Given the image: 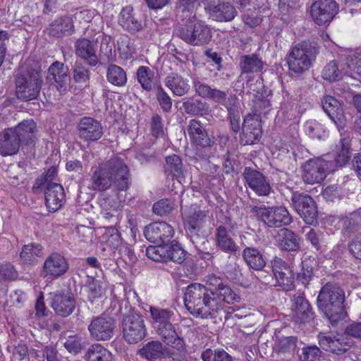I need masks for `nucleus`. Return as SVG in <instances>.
Instances as JSON below:
<instances>
[{
	"label": "nucleus",
	"mask_w": 361,
	"mask_h": 361,
	"mask_svg": "<svg viewBox=\"0 0 361 361\" xmlns=\"http://www.w3.org/2000/svg\"><path fill=\"white\" fill-rule=\"evenodd\" d=\"M90 181V188L98 192L106 191L113 185L118 191H127L132 183L128 166L118 156L100 164L92 172Z\"/></svg>",
	"instance_id": "nucleus-1"
},
{
	"label": "nucleus",
	"mask_w": 361,
	"mask_h": 361,
	"mask_svg": "<svg viewBox=\"0 0 361 361\" xmlns=\"http://www.w3.org/2000/svg\"><path fill=\"white\" fill-rule=\"evenodd\" d=\"M184 304L194 317L202 319L216 318L219 314V306L212 290L199 283H192L184 291Z\"/></svg>",
	"instance_id": "nucleus-2"
},
{
	"label": "nucleus",
	"mask_w": 361,
	"mask_h": 361,
	"mask_svg": "<svg viewBox=\"0 0 361 361\" xmlns=\"http://www.w3.org/2000/svg\"><path fill=\"white\" fill-rule=\"evenodd\" d=\"M37 126L32 119L23 120L14 128H8L0 133V154H16L22 145L34 143Z\"/></svg>",
	"instance_id": "nucleus-3"
},
{
	"label": "nucleus",
	"mask_w": 361,
	"mask_h": 361,
	"mask_svg": "<svg viewBox=\"0 0 361 361\" xmlns=\"http://www.w3.org/2000/svg\"><path fill=\"white\" fill-rule=\"evenodd\" d=\"M345 293L337 284L327 283L319 291L317 305L332 324L343 319L346 315L344 307Z\"/></svg>",
	"instance_id": "nucleus-4"
},
{
	"label": "nucleus",
	"mask_w": 361,
	"mask_h": 361,
	"mask_svg": "<svg viewBox=\"0 0 361 361\" xmlns=\"http://www.w3.org/2000/svg\"><path fill=\"white\" fill-rule=\"evenodd\" d=\"M174 35L194 47L207 45L212 38V30L208 25L197 19L195 16L178 26L174 30Z\"/></svg>",
	"instance_id": "nucleus-5"
},
{
	"label": "nucleus",
	"mask_w": 361,
	"mask_h": 361,
	"mask_svg": "<svg viewBox=\"0 0 361 361\" xmlns=\"http://www.w3.org/2000/svg\"><path fill=\"white\" fill-rule=\"evenodd\" d=\"M16 83L18 98L30 101L39 96L42 89V77L40 71L27 68L18 74Z\"/></svg>",
	"instance_id": "nucleus-6"
},
{
	"label": "nucleus",
	"mask_w": 361,
	"mask_h": 361,
	"mask_svg": "<svg viewBox=\"0 0 361 361\" xmlns=\"http://www.w3.org/2000/svg\"><path fill=\"white\" fill-rule=\"evenodd\" d=\"M317 54V48L310 42L305 41L298 44L292 49L287 58L289 69L297 73L307 71Z\"/></svg>",
	"instance_id": "nucleus-7"
},
{
	"label": "nucleus",
	"mask_w": 361,
	"mask_h": 361,
	"mask_svg": "<svg viewBox=\"0 0 361 361\" xmlns=\"http://www.w3.org/2000/svg\"><path fill=\"white\" fill-rule=\"evenodd\" d=\"M251 212L258 220L269 227L280 228L289 225L292 222V216L284 207L253 206Z\"/></svg>",
	"instance_id": "nucleus-8"
},
{
	"label": "nucleus",
	"mask_w": 361,
	"mask_h": 361,
	"mask_svg": "<svg viewBox=\"0 0 361 361\" xmlns=\"http://www.w3.org/2000/svg\"><path fill=\"white\" fill-rule=\"evenodd\" d=\"M123 337L128 343H137L147 334V329L142 316L133 310L126 314L122 322Z\"/></svg>",
	"instance_id": "nucleus-9"
},
{
	"label": "nucleus",
	"mask_w": 361,
	"mask_h": 361,
	"mask_svg": "<svg viewBox=\"0 0 361 361\" xmlns=\"http://www.w3.org/2000/svg\"><path fill=\"white\" fill-rule=\"evenodd\" d=\"M291 205L304 221L310 225L317 223V207L313 198L298 191L291 193Z\"/></svg>",
	"instance_id": "nucleus-10"
},
{
	"label": "nucleus",
	"mask_w": 361,
	"mask_h": 361,
	"mask_svg": "<svg viewBox=\"0 0 361 361\" xmlns=\"http://www.w3.org/2000/svg\"><path fill=\"white\" fill-rule=\"evenodd\" d=\"M184 228L190 234L191 240L201 237L199 231L204 227L208 219V213L196 205L186 207L182 213Z\"/></svg>",
	"instance_id": "nucleus-11"
},
{
	"label": "nucleus",
	"mask_w": 361,
	"mask_h": 361,
	"mask_svg": "<svg viewBox=\"0 0 361 361\" xmlns=\"http://www.w3.org/2000/svg\"><path fill=\"white\" fill-rule=\"evenodd\" d=\"M235 224H233L230 217L226 218L224 224H221L215 230V241L216 247L224 252L235 255L240 249L234 240V229Z\"/></svg>",
	"instance_id": "nucleus-12"
},
{
	"label": "nucleus",
	"mask_w": 361,
	"mask_h": 361,
	"mask_svg": "<svg viewBox=\"0 0 361 361\" xmlns=\"http://www.w3.org/2000/svg\"><path fill=\"white\" fill-rule=\"evenodd\" d=\"M204 9L209 18L219 23L232 21L238 14L235 7L224 0H204Z\"/></svg>",
	"instance_id": "nucleus-13"
},
{
	"label": "nucleus",
	"mask_w": 361,
	"mask_h": 361,
	"mask_svg": "<svg viewBox=\"0 0 361 361\" xmlns=\"http://www.w3.org/2000/svg\"><path fill=\"white\" fill-rule=\"evenodd\" d=\"M243 178L245 185L258 196H268L272 191L270 180L263 173L250 166L244 168Z\"/></svg>",
	"instance_id": "nucleus-14"
},
{
	"label": "nucleus",
	"mask_w": 361,
	"mask_h": 361,
	"mask_svg": "<svg viewBox=\"0 0 361 361\" xmlns=\"http://www.w3.org/2000/svg\"><path fill=\"white\" fill-rule=\"evenodd\" d=\"M115 319L111 317L99 316L94 318L88 326L91 337L95 341H108L114 335Z\"/></svg>",
	"instance_id": "nucleus-15"
},
{
	"label": "nucleus",
	"mask_w": 361,
	"mask_h": 361,
	"mask_svg": "<svg viewBox=\"0 0 361 361\" xmlns=\"http://www.w3.org/2000/svg\"><path fill=\"white\" fill-rule=\"evenodd\" d=\"M338 11L335 0H319L311 6V16L315 23L322 25L330 23Z\"/></svg>",
	"instance_id": "nucleus-16"
},
{
	"label": "nucleus",
	"mask_w": 361,
	"mask_h": 361,
	"mask_svg": "<svg viewBox=\"0 0 361 361\" xmlns=\"http://www.w3.org/2000/svg\"><path fill=\"white\" fill-rule=\"evenodd\" d=\"M290 308V319L297 324L310 323L314 319L312 308L304 295H294Z\"/></svg>",
	"instance_id": "nucleus-17"
},
{
	"label": "nucleus",
	"mask_w": 361,
	"mask_h": 361,
	"mask_svg": "<svg viewBox=\"0 0 361 361\" xmlns=\"http://www.w3.org/2000/svg\"><path fill=\"white\" fill-rule=\"evenodd\" d=\"M173 234V227L165 221L152 222L146 226L144 229V235L146 239L157 244L166 243Z\"/></svg>",
	"instance_id": "nucleus-18"
},
{
	"label": "nucleus",
	"mask_w": 361,
	"mask_h": 361,
	"mask_svg": "<svg viewBox=\"0 0 361 361\" xmlns=\"http://www.w3.org/2000/svg\"><path fill=\"white\" fill-rule=\"evenodd\" d=\"M326 162L320 159H311L302 166V178L307 184L319 183L326 176Z\"/></svg>",
	"instance_id": "nucleus-19"
},
{
	"label": "nucleus",
	"mask_w": 361,
	"mask_h": 361,
	"mask_svg": "<svg viewBox=\"0 0 361 361\" xmlns=\"http://www.w3.org/2000/svg\"><path fill=\"white\" fill-rule=\"evenodd\" d=\"M187 133L191 143L196 146L207 149L214 144V141L209 137L204 126L197 118H192L188 121Z\"/></svg>",
	"instance_id": "nucleus-20"
},
{
	"label": "nucleus",
	"mask_w": 361,
	"mask_h": 361,
	"mask_svg": "<svg viewBox=\"0 0 361 361\" xmlns=\"http://www.w3.org/2000/svg\"><path fill=\"white\" fill-rule=\"evenodd\" d=\"M274 277L278 285L288 291L294 287V274L292 269L281 258L275 257L271 261Z\"/></svg>",
	"instance_id": "nucleus-21"
},
{
	"label": "nucleus",
	"mask_w": 361,
	"mask_h": 361,
	"mask_svg": "<svg viewBox=\"0 0 361 361\" xmlns=\"http://www.w3.org/2000/svg\"><path fill=\"white\" fill-rule=\"evenodd\" d=\"M77 129L79 138L86 142L97 141L104 134L101 123L92 117L81 118Z\"/></svg>",
	"instance_id": "nucleus-22"
},
{
	"label": "nucleus",
	"mask_w": 361,
	"mask_h": 361,
	"mask_svg": "<svg viewBox=\"0 0 361 361\" xmlns=\"http://www.w3.org/2000/svg\"><path fill=\"white\" fill-rule=\"evenodd\" d=\"M69 269L67 259L59 252H52L44 262V277L56 279L65 274Z\"/></svg>",
	"instance_id": "nucleus-23"
},
{
	"label": "nucleus",
	"mask_w": 361,
	"mask_h": 361,
	"mask_svg": "<svg viewBox=\"0 0 361 361\" xmlns=\"http://www.w3.org/2000/svg\"><path fill=\"white\" fill-rule=\"evenodd\" d=\"M324 111L334 122L338 129H343L345 126L346 118L342 108V104L334 97L326 95L322 99Z\"/></svg>",
	"instance_id": "nucleus-24"
},
{
	"label": "nucleus",
	"mask_w": 361,
	"mask_h": 361,
	"mask_svg": "<svg viewBox=\"0 0 361 361\" xmlns=\"http://www.w3.org/2000/svg\"><path fill=\"white\" fill-rule=\"evenodd\" d=\"M262 135L260 121L252 114H248L244 118L243 133L240 142L243 145H253L258 142Z\"/></svg>",
	"instance_id": "nucleus-25"
},
{
	"label": "nucleus",
	"mask_w": 361,
	"mask_h": 361,
	"mask_svg": "<svg viewBox=\"0 0 361 361\" xmlns=\"http://www.w3.org/2000/svg\"><path fill=\"white\" fill-rule=\"evenodd\" d=\"M76 56L90 66H95L99 62L97 55V44L85 37L78 39L74 44Z\"/></svg>",
	"instance_id": "nucleus-26"
},
{
	"label": "nucleus",
	"mask_w": 361,
	"mask_h": 361,
	"mask_svg": "<svg viewBox=\"0 0 361 361\" xmlns=\"http://www.w3.org/2000/svg\"><path fill=\"white\" fill-rule=\"evenodd\" d=\"M65 192L63 186L59 183H49L44 192L45 204L48 210L54 212L65 203Z\"/></svg>",
	"instance_id": "nucleus-27"
},
{
	"label": "nucleus",
	"mask_w": 361,
	"mask_h": 361,
	"mask_svg": "<svg viewBox=\"0 0 361 361\" xmlns=\"http://www.w3.org/2000/svg\"><path fill=\"white\" fill-rule=\"evenodd\" d=\"M75 305V299L72 293H57L52 298L51 307L58 315L63 317L73 313Z\"/></svg>",
	"instance_id": "nucleus-28"
},
{
	"label": "nucleus",
	"mask_w": 361,
	"mask_h": 361,
	"mask_svg": "<svg viewBox=\"0 0 361 361\" xmlns=\"http://www.w3.org/2000/svg\"><path fill=\"white\" fill-rule=\"evenodd\" d=\"M319 343L325 351L336 355H342L347 352L350 345L342 336H319Z\"/></svg>",
	"instance_id": "nucleus-29"
},
{
	"label": "nucleus",
	"mask_w": 361,
	"mask_h": 361,
	"mask_svg": "<svg viewBox=\"0 0 361 361\" xmlns=\"http://www.w3.org/2000/svg\"><path fill=\"white\" fill-rule=\"evenodd\" d=\"M156 330L162 341L166 345L178 350L184 349V340L178 335L171 322L160 326H156Z\"/></svg>",
	"instance_id": "nucleus-30"
},
{
	"label": "nucleus",
	"mask_w": 361,
	"mask_h": 361,
	"mask_svg": "<svg viewBox=\"0 0 361 361\" xmlns=\"http://www.w3.org/2000/svg\"><path fill=\"white\" fill-rule=\"evenodd\" d=\"M73 30V20L66 16L56 18L47 29V34L55 38H62L64 36L71 35Z\"/></svg>",
	"instance_id": "nucleus-31"
},
{
	"label": "nucleus",
	"mask_w": 361,
	"mask_h": 361,
	"mask_svg": "<svg viewBox=\"0 0 361 361\" xmlns=\"http://www.w3.org/2000/svg\"><path fill=\"white\" fill-rule=\"evenodd\" d=\"M68 71V67L59 61L54 62L48 69V78L54 80L60 92L66 90L69 81Z\"/></svg>",
	"instance_id": "nucleus-32"
},
{
	"label": "nucleus",
	"mask_w": 361,
	"mask_h": 361,
	"mask_svg": "<svg viewBox=\"0 0 361 361\" xmlns=\"http://www.w3.org/2000/svg\"><path fill=\"white\" fill-rule=\"evenodd\" d=\"M118 24L123 29L132 34L140 31L142 28L141 22L135 17L133 8L130 6L122 8L118 15Z\"/></svg>",
	"instance_id": "nucleus-33"
},
{
	"label": "nucleus",
	"mask_w": 361,
	"mask_h": 361,
	"mask_svg": "<svg viewBox=\"0 0 361 361\" xmlns=\"http://www.w3.org/2000/svg\"><path fill=\"white\" fill-rule=\"evenodd\" d=\"M140 355L149 361H155L163 357L170 356L169 350L158 341L147 343L140 350Z\"/></svg>",
	"instance_id": "nucleus-34"
},
{
	"label": "nucleus",
	"mask_w": 361,
	"mask_h": 361,
	"mask_svg": "<svg viewBox=\"0 0 361 361\" xmlns=\"http://www.w3.org/2000/svg\"><path fill=\"white\" fill-rule=\"evenodd\" d=\"M164 84L172 93L178 97L186 94L190 89L189 81L177 73H171L164 79Z\"/></svg>",
	"instance_id": "nucleus-35"
},
{
	"label": "nucleus",
	"mask_w": 361,
	"mask_h": 361,
	"mask_svg": "<svg viewBox=\"0 0 361 361\" xmlns=\"http://www.w3.org/2000/svg\"><path fill=\"white\" fill-rule=\"evenodd\" d=\"M180 109L186 114L191 116H202L209 113V104L206 102L193 97L184 98Z\"/></svg>",
	"instance_id": "nucleus-36"
},
{
	"label": "nucleus",
	"mask_w": 361,
	"mask_h": 361,
	"mask_svg": "<svg viewBox=\"0 0 361 361\" xmlns=\"http://www.w3.org/2000/svg\"><path fill=\"white\" fill-rule=\"evenodd\" d=\"M241 75L245 73H259L264 68V62L257 54L243 55L240 59Z\"/></svg>",
	"instance_id": "nucleus-37"
},
{
	"label": "nucleus",
	"mask_w": 361,
	"mask_h": 361,
	"mask_svg": "<svg viewBox=\"0 0 361 361\" xmlns=\"http://www.w3.org/2000/svg\"><path fill=\"white\" fill-rule=\"evenodd\" d=\"M164 171L167 178L171 177L172 179H177L180 182L183 178V166L180 157L177 154L166 157Z\"/></svg>",
	"instance_id": "nucleus-38"
},
{
	"label": "nucleus",
	"mask_w": 361,
	"mask_h": 361,
	"mask_svg": "<svg viewBox=\"0 0 361 361\" xmlns=\"http://www.w3.org/2000/svg\"><path fill=\"white\" fill-rule=\"evenodd\" d=\"M243 258L247 266L255 270H261L266 265L262 253L255 247L245 246Z\"/></svg>",
	"instance_id": "nucleus-39"
},
{
	"label": "nucleus",
	"mask_w": 361,
	"mask_h": 361,
	"mask_svg": "<svg viewBox=\"0 0 361 361\" xmlns=\"http://www.w3.org/2000/svg\"><path fill=\"white\" fill-rule=\"evenodd\" d=\"M215 299L218 300L219 312L224 307L225 303L234 304L240 301V296L226 283H224L219 290H212Z\"/></svg>",
	"instance_id": "nucleus-40"
},
{
	"label": "nucleus",
	"mask_w": 361,
	"mask_h": 361,
	"mask_svg": "<svg viewBox=\"0 0 361 361\" xmlns=\"http://www.w3.org/2000/svg\"><path fill=\"white\" fill-rule=\"evenodd\" d=\"M87 361H111V353L99 343L91 345L85 355Z\"/></svg>",
	"instance_id": "nucleus-41"
},
{
	"label": "nucleus",
	"mask_w": 361,
	"mask_h": 361,
	"mask_svg": "<svg viewBox=\"0 0 361 361\" xmlns=\"http://www.w3.org/2000/svg\"><path fill=\"white\" fill-rule=\"evenodd\" d=\"M280 238V247L287 251H295L299 249L300 244L298 236L288 228H282L279 233Z\"/></svg>",
	"instance_id": "nucleus-42"
},
{
	"label": "nucleus",
	"mask_w": 361,
	"mask_h": 361,
	"mask_svg": "<svg viewBox=\"0 0 361 361\" xmlns=\"http://www.w3.org/2000/svg\"><path fill=\"white\" fill-rule=\"evenodd\" d=\"M137 79L142 88L147 92L152 90L155 80L154 71L148 66H140L137 70Z\"/></svg>",
	"instance_id": "nucleus-43"
},
{
	"label": "nucleus",
	"mask_w": 361,
	"mask_h": 361,
	"mask_svg": "<svg viewBox=\"0 0 361 361\" xmlns=\"http://www.w3.org/2000/svg\"><path fill=\"white\" fill-rule=\"evenodd\" d=\"M194 244L199 257L205 261H212L215 258L214 248L209 246V242L204 237L191 240Z\"/></svg>",
	"instance_id": "nucleus-44"
},
{
	"label": "nucleus",
	"mask_w": 361,
	"mask_h": 361,
	"mask_svg": "<svg viewBox=\"0 0 361 361\" xmlns=\"http://www.w3.org/2000/svg\"><path fill=\"white\" fill-rule=\"evenodd\" d=\"M106 78L110 83L118 87L125 85L127 82L126 71L121 67L115 64L109 66Z\"/></svg>",
	"instance_id": "nucleus-45"
},
{
	"label": "nucleus",
	"mask_w": 361,
	"mask_h": 361,
	"mask_svg": "<svg viewBox=\"0 0 361 361\" xmlns=\"http://www.w3.org/2000/svg\"><path fill=\"white\" fill-rule=\"evenodd\" d=\"M336 161L340 165H345L351 157L350 140L349 137L341 138L336 147Z\"/></svg>",
	"instance_id": "nucleus-46"
},
{
	"label": "nucleus",
	"mask_w": 361,
	"mask_h": 361,
	"mask_svg": "<svg viewBox=\"0 0 361 361\" xmlns=\"http://www.w3.org/2000/svg\"><path fill=\"white\" fill-rule=\"evenodd\" d=\"M42 246L40 244L30 243L23 247L20 258L23 263L32 264L42 255Z\"/></svg>",
	"instance_id": "nucleus-47"
},
{
	"label": "nucleus",
	"mask_w": 361,
	"mask_h": 361,
	"mask_svg": "<svg viewBox=\"0 0 361 361\" xmlns=\"http://www.w3.org/2000/svg\"><path fill=\"white\" fill-rule=\"evenodd\" d=\"M149 312L154 326H160L171 322L173 312L166 309L150 307Z\"/></svg>",
	"instance_id": "nucleus-48"
},
{
	"label": "nucleus",
	"mask_w": 361,
	"mask_h": 361,
	"mask_svg": "<svg viewBox=\"0 0 361 361\" xmlns=\"http://www.w3.org/2000/svg\"><path fill=\"white\" fill-rule=\"evenodd\" d=\"M102 215L106 219L117 221L119 214V204L111 198L104 199L101 202Z\"/></svg>",
	"instance_id": "nucleus-49"
},
{
	"label": "nucleus",
	"mask_w": 361,
	"mask_h": 361,
	"mask_svg": "<svg viewBox=\"0 0 361 361\" xmlns=\"http://www.w3.org/2000/svg\"><path fill=\"white\" fill-rule=\"evenodd\" d=\"M168 243L158 244L157 246L150 245L146 250V255L148 258L156 262H167Z\"/></svg>",
	"instance_id": "nucleus-50"
},
{
	"label": "nucleus",
	"mask_w": 361,
	"mask_h": 361,
	"mask_svg": "<svg viewBox=\"0 0 361 361\" xmlns=\"http://www.w3.org/2000/svg\"><path fill=\"white\" fill-rule=\"evenodd\" d=\"M117 44L119 55L124 59H130L135 53V47L127 36L121 37Z\"/></svg>",
	"instance_id": "nucleus-51"
},
{
	"label": "nucleus",
	"mask_w": 361,
	"mask_h": 361,
	"mask_svg": "<svg viewBox=\"0 0 361 361\" xmlns=\"http://www.w3.org/2000/svg\"><path fill=\"white\" fill-rule=\"evenodd\" d=\"M167 262L172 261L177 264H182L185 260V251L177 243L168 244Z\"/></svg>",
	"instance_id": "nucleus-52"
},
{
	"label": "nucleus",
	"mask_w": 361,
	"mask_h": 361,
	"mask_svg": "<svg viewBox=\"0 0 361 361\" xmlns=\"http://www.w3.org/2000/svg\"><path fill=\"white\" fill-rule=\"evenodd\" d=\"M57 173V169L55 166L50 167L47 171L42 174L41 177L37 178L32 186V191L35 193L38 192L39 188L44 185H48L49 183H53L55 176Z\"/></svg>",
	"instance_id": "nucleus-53"
},
{
	"label": "nucleus",
	"mask_w": 361,
	"mask_h": 361,
	"mask_svg": "<svg viewBox=\"0 0 361 361\" xmlns=\"http://www.w3.org/2000/svg\"><path fill=\"white\" fill-rule=\"evenodd\" d=\"M297 341V338L294 336L283 337L275 344L276 351L281 353L294 352Z\"/></svg>",
	"instance_id": "nucleus-54"
},
{
	"label": "nucleus",
	"mask_w": 361,
	"mask_h": 361,
	"mask_svg": "<svg viewBox=\"0 0 361 361\" xmlns=\"http://www.w3.org/2000/svg\"><path fill=\"white\" fill-rule=\"evenodd\" d=\"M156 97L162 111L165 113L170 112L172 108V99L161 85L157 87Z\"/></svg>",
	"instance_id": "nucleus-55"
},
{
	"label": "nucleus",
	"mask_w": 361,
	"mask_h": 361,
	"mask_svg": "<svg viewBox=\"0 0 361 361\" xmlns=\"http://www.w3.org/2000/svg\"><path fill=\"white\" fill-rule=\"evenodd\" d=\"M175 204L169 199H161L156 202L153 207V212L158 216H166L174 209Z\"/></svg>",
	"instance_id": "nucleus-56"
},
{
	"label": "nucleus",
	"mask_w": 361,
	"mask_h": 361,
	"mask_svg": "<svg viewBox=\"0 0 361 361\" xmlns=\"http://www.w3.org/2000/svg\"><path fill=\"white\" fill-rule=\"evenodd\" d=\"M301 265L302 268L298 273L297 280L306 287L313 277V267L310 260L302 261Z\"/></svg>",
	"instance_id": "nucleus-57"
},
{
	"label": "nucleus",
	"mask_w": 361,
	"mask_h": 361,
	"mask_svg": "<svg viewBox=\"0 0 361 361\" xmlns=\"http://www.w3.org/2000/svg\"><path fill=\"white\" fill-rule=\"evenodd\" d=\"M322 75L324 79L329 81L338 80L342 78V73L338 69V66L334 61L329 62L324 67Z\"/></svg>",
	"instance_id": "nucleus-58"
},
{
	"label": "nucleus",
	"mask_w": 361,
	"mask_h": 361,
	"mask_svg": "<svg viewBox=\"0 0 361 361\" xmlns=\"http://www.w3.org/2000/svg\"><path fill=\"white\" fill-rule=\"evenodd\" d=\"M343 230L348 233H353L361 228V217L357 214H350L343 219Z\"/></svg>",
	"instance_id": "nucleus-59"
},
{
	"label": "nucleus",
	"mask_w": 361,
	"mask_h": 361,
	"mask_svg": "<svg viewBox=\"0 0 361 361\" xmlns=\"http://www.w3.org/2000/svg\"><path fill=\"white\" fill-rule=\"evenodd\" d=\"M73 79L76 82H85L90 78V71L80 62L76 61L73 66Z\"/></svg>",
	"instance_id": "nucleus-60"
},
{
	"label": "nucleus",
	"mask_w": 361,
	"mask_h": 361,
	"mask_svg": "<svg viewBox=\"0 0 361 361\" xmlns=\"http://www.w3.org/2000/svg\"><path fill=\"white\" fill-rule=\"evenodd\" d=\"M307 229V232L305 234L306 240L309 241L312 246L317 250L321 248V240L323 233L319 230H314L312 228L307 227L303 228V232Z\"/></svg>",
	"instance_id": "nucleus-61"
},
{
	"label": "nucleus",
	"mask_w": 361,
	"mask_h": 361,
	"mask_svg": "<svg viewBox=\"0 0 361 361\" xmlns=\"http://www.w3.org/2000/svg\"><path fill=\"white\" fill-rule=\"evenodd\" d=\"M322 352L316 345H310L302 348L300 356L301 361H319Z\"/></svg>",
	"instance_id": "nucleus-62"
},
{
	"label": "nucleus",
	"mask_w": 361,
	"mask_h": 361,
	"mask_svg": "<svg viewBox=\"0 0 361 361\" xmlns=\"http://www.w3.org/2000/svg\"><path fill=\"white\" fill-rule=\"evenodd\" d=\"M348 248L350 254L361 262V234L355 235L349 242Z\"/></svg>",
	"instance_id": "nucleus-63"
},
{
	"label": "nucleus",
	"mask_w": 361,
	"mask_h": 361,
	"mask_svg": "<svg viewBox=\"0 0 361 361\" xmlns=\"http://www.w3.org/2000/svg\"><path fill=\"white\" fill-rule=\"evenodd\" d=\"M347 65L351 71L361 75V51L349 55L347 58Z\"/></svg>",
	"instance_id": "nucleus-64"
}]
</instances>
